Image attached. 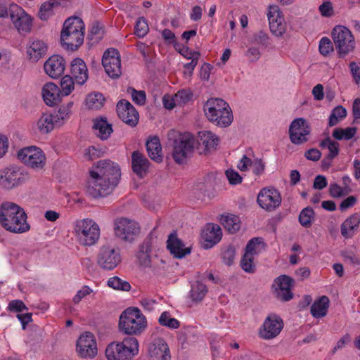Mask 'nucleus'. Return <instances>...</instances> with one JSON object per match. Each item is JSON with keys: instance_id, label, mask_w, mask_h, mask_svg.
I'll list each match as a JSON object with an SVG mask.
<instances>
[{"instance_id": "nucleus-41", "label": "nucleus", "mask_w": 360, "mask_h": 360, "mask_svg": "<svg viewBox=\"0 0 360 360\" xmlns=\"http://www.w3.org/2000/svg\"><path fill=\"white\" fill-rule=\"evenodd\" d=\"M75 80L70 75H66L62 77L60 80L59 91L63 98L68 96L75 90Z\"/></svg>"}, {"instance_id": "nucleus-13", "label": "nucleus", "mask_w": 360, "mask_h": 360, "mask_svg": "<svg viewBox=\"0 0 360 360\" xmlns=\"http://www.w3.org/2000/svg\"><path fill=\"white\" fill-rule=\"evenodd\" d=\"M114 231L115 236L120 239L131 242L139 235L140 227L134 220L119 217L114 221Z\"/></svg>"}, {"instance_id": "nucleus-61", "label": "nucleus", "mask_w": 360, "mask_h": 360, "mask_svg": "<svg viewBox=\"0 0 360 360\" xmlns=\"http://www.w3.org/2000/svg\"><path fill=\"white\" fill-rule=\"evenodd\" d=\"M319 11L323 17L330 18L334 15L333 4L328 0H323V3L319 6Z\"/></svg>"}, {"instance_id": "nucleus-36", "label": "nucleus", "mask_w": 360, "mask_h": 360, "mask_svg": "<svg viewBox=\"0 0 360 360\" xmlns=\"http://www.w3.org/2000/svg\"><path fill=\"white\" fill-rule=\"evenodd\" d=\"M146 149L149 157L157 162L162 160V147L157 136L150 138L146 142Z\"/></svg>"}, {"instance_id": "nucleus-52", "label": "nucleus", "mask_w": 360, "mask_h": 360, "mask_svg": "<svg viewBox=\"0 0 360 360\" xmlns=\"http://www.w3.org/2000/svg\"><path fill=\"white\" fill-rule=\"evenodd\" d=\"M135 34L139 37H143L149 30L147 20L143 17H140L135 25Z\"/></svg>"}, {"instance_id": "nucleus-51", "label": "nucleus", "mask_w": 360, "mask_h": 360, "mask_svg": "<svg viewBox=\"0 0 360 360\" xmlns=\"http://www.w3.org/2000/svg\"><path fill=\"white\" fill-rule=\"evenodd\" d=\"M323 148H327L329 151L328 158L333 159L339 153V143L330 138L327 137L320 144Z\"/></svg>"}, {"instance_id": "nucleus-28", "label": "nucleus", "mask_w": 360, "mask_h": 360, "mask_svg": "<svg viewBox=\"0 0 360 360\" xmlns=\"http://www.w3.org/2000/svg\"><path fill=\"white\" fill-rule=\"evenodd\" d=\"M55 127H56V124L53 115L44 112L33 122L32 129L34 133L48 134L53 130Z\"/></svg>"}, {"instance_id": "nucleus-10", "label": "nucleus", "mask_w": 360, "mask_h": 360, "mask_svg": "<svg viewBox=\"0 0 360 360\" xmlns=\"http://www.w3.org/2000/svg\"><path fill=\"white\" fill-rule=\"evenodd\" d=\"M195 148V139L190 133L178 134L173 143L172 157L179 164L184 162Z\"/></svg>"}, {"instance_id": "nucleus-19", "label": "nucleus", "mask_w": 360, "mask_h": 360, "mask_svg": "<svg viewBox=\"0 0 360 360\" xmlns=\"http://www.w3.org/2000/svg\"><path fill=\"white\" fill-rule=\"evenodd\" d=\"M102 64L110 77L117 78L121 75V60L117 49H107L103 55Z\"/></svg>"}, {"instance_id": "nucleus-3", "label": "nucleus", "mask_w": 360, "mask_h": 360, "mask_svg": "<svg viewBox=\"0 0 360 360\" xmlns=\"http://www.w3.org/2000/svg\"><path fill=\"white\" fill-rule=\"evenodd\" d=\"M85 25L79 17L67 19L60 33L63 47L67 51H74L82 46L84 39Z\"/></svg>"}, {"instance_id": "nucleus-29", "label": "nucleus", "mask_w": 360, "mask_h": 360, "mask_svg": "<svg viewBox=\"0 0 360 360\" xmlns=\"http://www.w3.org/2000/svg\"><path fill=\"white\" fill-rule=\"evenodd\" d=\"M70 73L76 84L83 85L89 78V70L85 62L80 58H74L70 63Z\"/></svg>"}, {"instance_id": "nucleus-54", "label": "nucleus", "mask_w": 360, "mask_h": 360, "mask_svg": "<svg viewBox=\"0 0 360 360\" xmlns=\"http://www.w3.org/2000/svg\"><path fill=\"white\" fill-rule=\"evenodd\" d=\"M269 37L267 33L259 31L252 35L250 43L266 47L269 44Z\"/></svg>"}, {"instance_id": "nucleus-15", "label": "nucleus", "mask_w": 360, "mask_h": 360, "mask_svg": "<svg viewBox=\"0 0 360 360\" xmlns=\"http://www.w3.org/2000/svg\"><path fill=\"white\" fill-rule=\"evenodd\" d=\"M311 127L307 120L302 117L292 121L289 127V138L292 143L302 145L309 140Z\"/></svg>"}, {"instance_id": "nucleus-46", "label": "nucleus", "mask_w": 360, "mask_h": 360, "mask_svg": "<svg viewBox=\"0 0 360 360\" xmlns=\"http://www.w3.org/2000/svg\"><path fill=\"white\" fill-rule=\"evenodd\" d=\"M58 4L56 0H49L40 6L39 18L42 20H48L53 14V8Z\"/></svg>"}, {"instance_id": "nucleus-56", "label": "nucleus", "mask_w": 360, "mask_h": 360, "mask_svg": "<svg viewBox=\"0 0 360 360\" xmlns=\"http://www.w3.org/2000/svg\"><path fill=\"white\" fill-rule=\"evenodd\" d=\"M342 255L345 261L349 264L353 266H357L360 264V255L356 253L353 249L346 250L343 252Z\"/></svg>"}, {"instance_id": "nucleus-23", "label": "nucleus", "mask_w": 360, "mask_h": 360, "mask_svg": "<svg viewBox=\"0 0 360 360\" xmlns=\"http://www.w3.org/2000/svg\"><path fill=\"white\" fill-rule=\"evenodd\" d=\"M48 44L39 39H31L26 44V54L28 60L32 63H37L44 58L48 51Z\"/></svg>"}, {"instance_id": "nucleus-2", "label": "nucleus", "mask_w": 360, "mask_h": 360, "mask_svg": "<svg viewBox=\"0 0 360 360\" xmlns=\"http://www.w3.org/2000/svg\"><path fill=\"white\" fill-rule=\"evenodd\" d=\"M27 216L23 208L13 202H4L0 205V225L6 231L22 233L30 229Z\"/></svg>"}, {"instance_id": "nucleus-16", "label": "nucleus", "mask_w": 360, "mask_h": 360, "mask_svg": "<svg viewBox=\"0 0 360 360\" xmlns=\"http://www.w3.org/2000/svg\"><path fill=\"white\" fill-rule=\"evenodd\" d=\"M120 250L113 245H103L100 248L97 262L101 268L112 270L121 262Z\"/></svg>"}, {"instance_id": "nucleus-57", "label": "nucleus", "mask_w": 360, "mask_h": 360, "mask_svg": "<svg viewBox=\"0 0 360 360\" xmlns=\"http://www.w3.org/2000/svg\"><path fill=\"white\" fill-rule=\"evenodd\" d=\"M319 52L321 55L327 56L333 51V45L328 37H322L319 45Z\"/></svg>"}, {"instance_id": "nucleus-9", "label": "nucleus", "mask_w": 360, "mask_h": 360, "mask_svg": "<svg viewBox=\"0 0 360 360\" xmlns=\"http://www.w3.org/2000/svg\"><path fill=\"white\" fill-rule=\"evenodd\" d=\"M332 38L340 57H345L355 48V39L352 32L342 25L335 26L332 31Z\"/></svg>"}, {"instance_id": "nucleus-11", "label": "nucleus", "mask_w": 360, "mask_h": 360, "mask_svg": "<svg viewBox=\"0 0 360 360\" xmlns=\"http://www.w3.org/2000/svg\"><path fill=\"white\" fill-rule=\"evenodd\" d=\"M18 158L25 165L34 170L42 169L46 160L44 151L35 146L21 148L18 152Z\"/></svg>"}, {"instance_id": "nucleus-27", "label": "nucleus", "mask_w": 360, "mask_h": 360, "mask_svg": "<svg viewBox=\"0 0 360 360\" xmlns=\"http://www.w3.org/2000/svg\"><path fill=\"white\" fill-rule=\"evenodd\" d=\"M221 237L222 231L220 226L213 223L206 224L201 232L203 246L206 249L211 248L218 243Z\"/></svg>"}, {"instance_id": "nucleus-58", "label": "nucleus", "mask_w": 360, "mask_h": 360, "mask_svg": "<svg viewBox=\"0 0 360 360\" xmlns=\"http://www.w3.org/2000/svg\"><path fill=\"white\" fill-rule=\"evenodd\" d=\"M130 94L133 101L139 105H143L146 103V95L144 91H136L133 88L127 90Z\"/></svg>"}, {"instance_id": "nucleus-34", "label": "nucleus", "mask_w": 360, "mask_h": 360, "mask_svg": "<svg viewBox=\"0 0 360 360\" xmlns=\"http://www.w3.org/2000/svg\"><path fill=\"white\" fill-rule=\"evenodd\" d=\"M132 169L133 171L139 176H143L149 167V161L147 158L139 151H134L132 153Z\"/></svg>"}, {"instance_id": "nucleus-60", "label": "nucleus", "mask_w": 360, "mask_h": 360, "mask_svg": "<svg viewBox=\"0 0 360 360\" xmlns=\"http://www.w3.org/2000/svg\"><path fill=\"white\" fill-rule=\"evenodd\" d=\"M350 191V189L347 190L346 188H342L336 183L331 184L329 187L330 195L335 198H341Z\"/></svg>"}, {"instance_id": "nucleus-1", "label": "nucleus", "mask_w": 360, "mask_h": 360, "mask_svg": "<svg viewBox=\"0 0 360 360\" xmlns=\"http://www.w3.org/2000/svg\"><path fill=\"white\" fill-rule=\"evenodd\" d=\"M120 177V169L117 164L109 160H100L89 170L86 191L93 198L105 197L114 191Z\"/></svg>"}, {"instance_id": "nucleus-17", "label": "nucleus", "mask_w": 360, "mask_h": 360, "mask_svg": "<svg viewBox=\"0 0 360 360\" xmlns=\"http://www.w3.org/2000/svg\"><path fill=\"white\" fill-rule=\"evenodd\" d=\"M283 328L282 319L275 314L268 315L259 329V335L264 340H271L277 337Z\"/></svg>"}, {"instance_id": "nucleus-31", "label": "nucleus", "mask_w": 360, "mask_h": 360, "mask_svg": "<svg viewBox=\"0 0 360 360\" xmlns=\"http://www.w3.org/2000/svg\"><path fill=\"white\" fill-rule=\"evenodd\" d=\"M167 248L171 254L176 258H183L191 252V248L186 247L174 234L169 236L167 240Z\"/></svg>"}, {"instance_id": "nucleus-39", "label": "nucleus", "mask_w": 360, "mask_h": 360, "mask_svg": "<svg viewBox=\"0 0 360 360\" xmlns=\"http://www.w3.org/2000/svg\"><path fill=\"white\" fill-rule=\"evenodd\" d=\"M219 221L229 233H236L240 229V221L238 216L232 214H223Z\"/></svg>"}, {"instance_id": "nucleus-49", "label": "nucleus", "mask_w": 360, "mask_h": 360, "mask_svg": "<svg viewBox=\"0 0 360 360\" xmlns=\"http://www.w3.org/2000/svg\"><path fill=\"white\" fill-rule=\"evenodd\" d=\"M347 116V110L341 105L335 108L329 117L328 124L330 127L336 125L340 120Z\"/></svg>"}, {"instance_id": "nucleus-38", "label": "nucleus", "mask_w": 360, "mask_h": 360, "mask_svg": "<svg viewBox=\"0 0 360 360\" xmlns=\"http://www.w3.org/2000/svg\"><path fill=\"white\" fill-rule=\"evenodd\" d=\"M329 302V299L326 296H322L316 300L311 306V315L316 319L325 316L328 312Z\"/></svg>"}, {"instance_id": "nucleus-20", "label": "nucleus", "mask_w": 360, "mask_h": 360, "mask_svg": "<svg viewBox=\"0 0 360 360\" xmlns=\"http://www.w3.org/2000/svg\"><path fill=\"white\" fill-rule=\"evenodd\" d=\"M11 19L20 32H30L32 27V18L17 4H11Z\"/></svg>"}, {"instance_id": "nucleus-21", "label": "nucleus", "mask_w": 360, "mask_h": 360, "mask_svg": "<svg viewBox=\"0 0 360 360\" xmlns=\"http://www.w3.org/2000/svg\"><path fill=\"white\" fill-rule=\"evenodd\" d=\"M219 137L212 131L203 130L198 133L195 148L200 153L207 154L217 149L219 143Z\"/></svg>"}, {"instance_id": "nucleus-24", "label": "nucleus", "mask_w": 360, "mask_h": 360, "mask_svg": "<svg viewBox=\"0 0 360 360\" xmlns=\"http://www.w3.org/2000/svg\"><path fill=\"white\" fill-rule=\"evenodd\" d=\"M65 67V60L60 55L50 56L44 64L45 73L51 79H58L63 75Z\"/></svg>"}, {"instance_id": "nucleus-55", "label": "nucleus", "mask_w": 360, "mask_h": 360, "mask_svg": "<svg viewBox=\"0 0 360 360\" xmlns=\"http://www.w3.org/2000/svg\"><path fill=\"white\" fill-rule=\"evenodd\" d=\"M255 257L244 254L241 261L240 266L243 271L247 273H254L255 271Z\"/></svg>"}, {"instance_id": "nucleus-8", "label": "nucleus", "mask_w": 360, "mask_h": 360, "mask_svg": "<svg viewBox=\"0 0 360 360\" xmlns=\"http://www.w3.org/2000/svg\"><path fill=\"white\" fill-rule=\"evenodd\" d=\"M74 232L79 243L84 246L94 245L100 237V228L93 219L85 218L76 221Z\"/></svg>"}, {"instance_id": "nucleus-7", "label": "nucleus", "mask_w": 360, "mask_h": 360, "mask_svg": "<svg viewBox=\"0 0 360 360\" xmlns=\"http://www.w3.org/2000/svg\"><path fill=\"white\" fill-rule=\"evenodd\" d=\"M29 179L28 172L18 165H9L0 169V187L11 191L25 184Z\"/></svg>"}, {"instance_id": "nucleus-45", "label": "nucleus", "mask_w": 360, "mask_h": 360, "mask_svg": "<svg viewBox=\"0 0 360 360\" xmlns=\"http://www.w3.org/2000/svg\"><path fill=\"white\" fill-rule=\"evenodd\" d=\"M315 220V212L310 207L304 208L300 213L299 222L304 228H309Z\"/></svg>"}, {"instance_id": "nucleus-12", "label": "nucleus", "mask_w": 360, "mask_h": 360, "mask_svg": "<svg viewBox=\"0 0 360 360\" xmlns=\"http://www.w3.org/2000/svg\"><path fill=\"white\" fill-rule=\"evenodd\" d=\"M75 352L81 359H94L98 354V345L94 334L89 331L81 333L76 340Z\"/></svg>"}, {"instance_id": "nucleus-43", "label": "nucleus", "mask_w": 360, "mask_h": 360, "mask_svg": "<svg viewBox=\"0 0 360 360\" xmlns=\"http://www.w3.org/2000/svg\"><path fill=\"white\" fill-rule=\"evenodd\" d=\"M264 250V243L261 238H254L247 244L245 254L255 257Z\"/></svg>"}, {"instance_id": "nucleus-62", "label": "nucleus", "mask_w": 360, "mask_h": 360, "mask_svg": "<svg viewBox=\"0 0 360 360\" xmlns=\"http://www.w3.org/2000/svg\"><path fill=\"white\" fill-rule=\"evenodd\" d=\"M174 96L177 104L182 105L190 101L193 94L190 90L182 89L179 91Z\"/></svg>"}, {"instance_id": "nucleus-25", "label": "nucleus", "mask_w": 360, "mask_h": 360, "mask_svg": "<svg viewBox=\"0 0 360 360\" xmlns=\"http://www.w3.org/2000/svg\"><path fill=\"white\" fill-rule=\"evenodd\" d=\"M41 96L44 103L49 107L57 105L63 98L59 86L53 82H48L41 86Z\"/></svg>"}, {"instance_id": "nucleus-26", "label": "nucleus", "mask_w": 360, "mask_h": 360, "mask_svg": "<svg viewBox=\"0 0 360 360\" xmlns=\"http://www.w3.org/2000/svg\"><path fill=\"white\" fill-rule=\"evenodd\" d=\"M117 112L119 117L130 126H135L139 122V112L127 101L122 100L117 103Z\"/></svg>"}, {"instance_id": "nucleus-35", "label": "nucleus", "mask_w": 360, "mask_h": 360, "mask_svg": "<svg viewBox=\"0 0 360 360\" xmlns=\"http://www.w3.org/2000/svg\"><path fill=\"white\" fill-rule=\"evenodd\" d=\"M207 292V286L202 282L197 281L191 284L188 298L192 303L198 304L202 301Z\"/></svg>"}, {"instance_id": "nucleus-5", "label": "nucleus", "mask_w": 360, "mask_h": 360, "mask_svg": "<svg viewBox=\"0 0 360 360\" xmlns=\"http://www.w3.org/2000/svg\"><path fill=\"white\" fill-rule=\"evenodd\" d=\"M207 118L214 124L226 127L233 120V113L229 104L221 98H210L204 105Z\"/></svg>"}, {"instance_id": "nucleus-40", "label": "nucleus", "mask_w": 360, "mask_h": 360, "mask_svg": "<svg viewBox=\"0 0 360 360\" xmlns=\"http://www.w3.org/2000/svg\"><path fill=\"white\" fill-rule=\"evenodd\" d=\"M104 103V96L98 92L89 94L85 99V105L90 110H98L103 106Z\"/></svg>"}, {"instance_id": "nucleus-59", "label": "nucleus", "mask_w": 360, "mask_h": 360, "mask_svg": "<svg viewBox=\"0 0 360 360\" xmlns=\"http://www.w3.org/2000/svg\"><path fill=\"white\" fill-rule=\"evenodd\" d=\"M226 177L231 185H238L243 181V176L233 169H228L225 172Z\"/></svg>"}, {"instance_id": "nucleus-6", "label": "nucleus", "mask_w": 360, "mask_h": 360, "mask_svg": "<svg viewBox=\"0 0 360 360\" xmlns=\"http://www.w3.org/2000/svg\"><path fill=\"white\" fill-rule=\"evenodd\" d=\"M139 352V343L134 337H127L122 341H114L106 347L105 354L108 360H132Z\"/></svg>"}, {"instance_id": "nucleus-18", "label": "nucleus", "mask_w": 360, "mask_h": 360, "mask_svg": "<svg viewBox=\"0 0 360 360\" xmlns=\"http://www.w3.org/2000/svg\"><path fill=\"white\" fill-rule=\"evenodd\" d=\"M257 202L259 206L266 211H274L281 203V195L274 188H264L257 195Z\"/></svg>"}, {"instance_id": "nucleus-4", "label": "nucleus", "mask_w": 360, "mask_h": 360, "mask_svg": "<svg viewBox=\"0 0 360 360\" xmlns=\"http://www.w3.org/2000/svg\"><path fill=\"white\" fill-rule=\"evenodd\" d=\"M147 326L146 317L138 307L125 309L119 318V330L125 335H139L146 330Z\"/></svg>"}, {"instance_id": "nucleus-32", "label": "nucleus", "mask_w": 360, "mask_h": 360, "mask_svg": "<svg viewBox=\"0 0 360 360\" xmlns=\"http://www.w3.org/2000/svg\"><path fill=\"white\" fill-rule=\"evenodd\" d=\"M360 224V214L354 213L347 217L341 224V234L345 238H351Z\"/></svg>"}, {"instance_id": "nucleus-53", "label": "nucleus", "mask_w": 360, "mask_h": 360, "mask_svg": "<svg viewBox=\"0 0 360 360\" xmlns=\"http://www.w3.org/2000/svg\"><path fill=\"white\" fill-rule=\"evenodd\" d=\"M149 250H150L148 246L143 245L140 248L136 254V257L140 265L147 266L150 264Z\"/></svg>"}, {"instance_id": "nucleus-44", "label": "nucleus", "mask_w": 360, "mask_h": 360, "mask_svg": "<svg viewBox=\"0 0 360 360\" xmlns=\"http://www.w3.org/2000/svg\"><path fill=\"white\" fill-rule=\"evenodd\" d=\"M96 294V291L90 286L84 285L79 288L75 295L72 297V302L75 304H79L82 300L87 297H94Z\"/></svg>"}, {"instance_id": "nucleus-47", "label": "nucleus", "mask_w": 360, "mask_h": 360, "mask_svg": "<svg viewBox=\"0 0 360 360\" xmlns=\"http://www.w3.org/2000/svg\"><path fill=\"white\" fill-rule=\"evenodd\" d=\"M158 322L161 326L170 329H176L180 326L179 321L176 319L173 318L168 311H164L160 314Z\"/></svg>"}, {"instance_id": "nucleus-30", "label": "nucleus", "mask_w": 360, "mask_h": 360, "mask_svg": "<svg viewBox=\"0 0 360 360\" xmlns=\"http://www.w3.org/2000/svg\"><path fill=\"white\" fill-rule=\"evenodd\" d=\"M148 352L157 360H170L169 347L162 339L155 340L149 347Z\"/></svg>"}, {"instance_id": "nucleus-37", "label": "nucleus", "mask_w": 360, "mask_h": 360, "mask_svg": "<svg viewBox=\"0 0 360 360\" xmlns=\"http://www.w3.org/2000/svg\"><path fill=\"white\" fill-rule=\"evenodd\" d=\"M93 128L97 136L102 140L107 139L112 132L111 124L103 117L94 120Z\"/></svg>"}, {"instance_id": "nucleus-22", "label": "nucleus", "mask_w": 360, "mask_h": 360, "mask_svg": "<svg viewBox=\"0 0 360 360\" xmlns=\"http://www.w3.org/2000/svg\"><path fill=\"white\" fill-rule=\"evenodd\" d=\"M292 283L293 280L286 275H281L276 278L272 285L276 297L283 301L291 300L293 295L292 292Z\"/></svg>"}, {"instance_id": "nucleus-50", "label": "nucleus", "mask_w": 360, "mask_h": 360, "mask_svg": "<svg viewBox=\"0 0 360 360\" xmlns=\"http://www.w3.org/2000/svg\"><path fill=\"white\" fill-rule=\"evenodd\" d=\"M104 34L103 25L99 22H94L89 29V37L93 43H96L103 37Z\"/></svg>"}, {"instance_id": "nucleus-64", "label": "nucleus", "mask_w": 360, "mask_h": 360, "mask_svg": "<svg viewBox=\"0 0 360 360\" xmlns=\"http://www.w3.org/2000/svg\"><path fill=\"white\" fill-rule=\"evenodd\" d=\"M357 198L354 195H349L344 199L340 204L339 209L341 212H345L353 207L357 203Z\"/></svg>"}, {"instance_id": "nucleus-42", "label": "nucleus", "mask_w": 360, "mask_h": 360, "mask_svg": "<svg viewBox=\"0 0 360 360\" xmlns=\"http://www.w3.org/2000/svg\"><path fill=\"white\" fill-rule=\"evenodd\" d=\"M356 132V127H337L333 129L332 136L338 141H349L354 137Z\"/></svg>"}, {"instance_id": "nucleus-14", "label": "nucleus", "mask_w": 360, "mask_h": 360, "mask_svg": "<svg viewBox=\"0 0 360 360\" xmlns=\"http://www.w3.org/2000/svg\"><path fill=\"white\" fill-rule=\"evenodd\" d=\"M266 17L272 34L276 37H283L287 31V22L281 8L275 4L269 5Z\"/></svg>"}, {"instance_id": "nucleus-48", "label": "nucleus", "mask_w": 360, "mask_h": 360, "mask_svg": "<svg viewBox=\"0 0 360 360\" xmlns=\"http://www.w3.org/2000/svg\"><path fill=\"white\" fill-rule=\"evenodd\" d=\"M108 287L117 290L129 291L131 289L129 283L121 279L117 276H113L107 281Z\"/></svg>"}, {"instance_id": "nucleus-63", "label": "nucleus", "mask_w": 360, "mask_h": 360, "mask_svg": "<svg viewBox=\"0 0 360 360\" xmlns=\"http://www.w3.org/2000/svg\"><path fill=\"white\" fill-rule=\"evenodd\" d=\"M254 157H248L246 155H243L239 162L237 164V167L240 172L248 171L252 165Z\"/></svg>"}, {"instance_id": "nucleus-33", "label": "nucleus", "mask_w": 360, "mask_h": 360, "mask_svg": "<svg viewBox=\"0 0 360 360\" xmlns=\"http://www.w3.org/2000/svg\"><path fill=\"white\" fill-rule=\"evenodd\" d=\"M74 102L69 101L58 108L56 113L53 115L56 127L63 126L70 118Z\"/></svg>"}]
</instances>
